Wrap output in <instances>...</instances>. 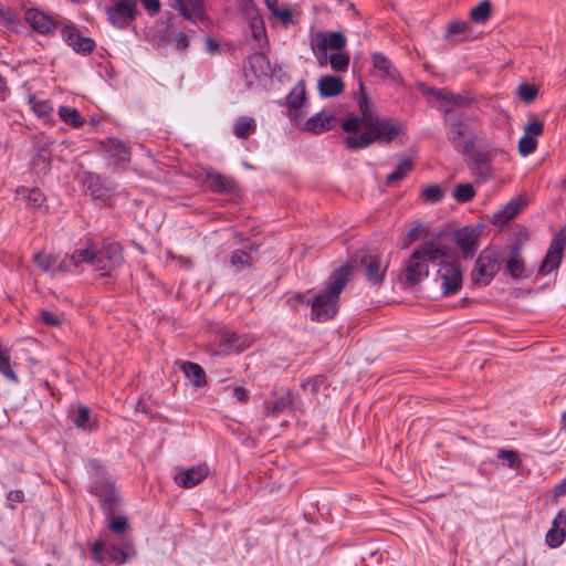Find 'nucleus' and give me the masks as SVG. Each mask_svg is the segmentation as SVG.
<instances>
[{
  "label": "nucleus",
  "mask_w": 566,
  "mask_h": 566,
  "mask_svg": "<svg viewBox=\"0 0 566 566\" xmlns=\"http://www.w3.org/2000/svg\"><path fill=\"white\" fill-rule=\"evenodd\" d=\"M461 255L459 250H450L449 252H439L437 261V276L440 281L443 295H453L458 293L463 282V261L469 256H473V250H463Z\"/></svg>",
  "instance_id": "obj_3"
},
{
  "label": "nucleus",
  "mask_w": 566,
  "mask_h": 566,
  "mask_svg": "<svg viewBox=\"0 0 566 566\" xmlns=\"http://www.w3.org/2000/svg\"><path fill=\"white\" fill-rule=\"evenodd\" d=\"M443 113V125L447 139L455 151L469 154L474 148V139H464L470 135V123L473 117L465 112L453 109L452 107H440Z\"/></svg>",
  "instance_id": "obj_4"
},
{
  "label": "nucleus",
  "mask_w": 566,
  "mask_h": 566,
  "mask_svg": "<svg viewBox=\"0 0 566 566\" xmlns=\"http://www.w3.org/2000/svg\"><path fill=\"white\" fill-rule=\"evenodd\" d=\"M57 115L65 124L80 128L85 124V119L82 117L80 112L74 107L69 106H60L57 109Z\"/></svg>",
  "instance_id": "obj_33"
},
{
  "label": "nucleus",
  "mask_w": 566,
  "mask_h": 566,
  "mask_svg": "<svg viewBox=\"0 0 566 566\" xmlns=\"http://www.w3.org/2000/svg\"><path fill=\"white\" fill-rule=\"evenodd\" d=\"M75 252L80 259L78 264L90 263L102 275H107L116 263V250H75Z\"/></svg>",
  "instance_id": "obj_10"
},
{
  "label": "nucleus",
  "mask_w": 566,
  "mask_h": 566,
  "mask_svg": "<svg viewBox=\"0 0 566 566\" xmlns=\"http://www.w3.org/2000/svg\"><path fill=\"white\" fill-rule=\"evenodd\" d=\"M317 88L322 97H334L344 92L345 84L340 77L323 75L317 82Z\"/></svg>",
  "instance_id": "obj_27"
},
{
  "label": "nucleus",
  "mask_w": 566,
  "mask_h": 566,
  "mask_svg": "<svg viewBox=\"0 0 566 566\" xmlns=\"http://www.w3.org/2000/svg\"><path fill=\"white\" fill-rule=\"evenodd\" d=\"M371 62L376 75L392 83L400 82L401 78L398 70L385 54L380 52L373 53Z\"/></svg>",
  "instance_id": "obj_21"
},
{
  "label": "nucleus",
  "mask_w": 566,
  "mask_h": 566,
  "mask_svg": "<svg viewBox=\"0 0 566 566\" xmlns=\"http://www.w3.org/2000/svg\"><path fill=\"white\" fill-rule=\"evenodd\" d=\"M335 117L328 113L321 112L311 117L305 123V129L307 132H312L315 134H319L324 130L329 129L331 122L334 120Z\"/></svg>",
  "instance_id": "obj_30"
},
{
  "label": "nucleus",
  "mask_w": 566,
  "mask_h": 566,
  "mask_svg": "<svg viewBox=\"0 0 566 566\" xmlns=\"http://www.w3.org/2000/svg\"><path fill=\"white\" fill-rule=\"evenodd\" d=\"M354 273L352 263H344L329 276L325 291L318 293L311 305V318L316 322H326L338 312L339 295Z\"/></svg>",
  "instance_id": "obj_2"
},
{
  "label": "nucleus",
  "mask_w": 566,
  "mask_h": 566,
  "mask_svg": "<svg viewBox=\"0 0 566 566\" xmlns=\"http://www.w3.org/2000/svg\"><path fill=\"white\" fill-rule=\"evenodd\" d=\"M566 538V512L560 510L552 522V526L546 533L545 542L552 547H559Z\"/></svg>",
  "instance_id": "obj_24"
},
{
  "label": "nucleus",
  "mask_w": 566,
  "mask_h": 566,
  "mask_svg": "<svg viewBox=\"0 0 566 566\" xmlns=\"http://www.w3.org/2000/svg\"><path fill=\"white\" fill-rule=\"evenodd\" d=\"M10 503H21L24 500V493L21 490H12L7 496Z\"/></svg>",
  "instance_id": "obj_61"
},
{
  "label": "nucleus",
  "mask_w": 566,
  "mask_h": 566,
  "mask_svg": "<svg viewBox=\"0 0 566 566\" xmlns=\"http://www.w3.org/2000/svg\"><path fill=\"white\" fill-rule=\"evenodd\" d=\"M450 250H413L408 258L402 274V280L409 285H417L429 274V264H436L439 259V252H449Z\"/></svg>",
  "instance_id": "obj_5"
},
{
  "label": "nucleus",
  "mask_w": 566,
  "mask_h": 566,
  "mask_svg": "<svg viewBox=\"0 0 566 566\" xmlns=\"http://www.w3.org/2000/svg\"><path fill=\"white\" fill-rule=\"evenodd\" d=\"M0 373L11 381H18V376L11 364L10 354L7 348L0 344Z\"/></svg>",
  "instance_id": "obj_38"
},
{
  "label": "nucleus",
  "mask_w": 566,
  "mask_h": 566,
  "mask_svg": "<svg viewBox=\"0 0 566 566\" xmlns=\"http://www.w3.org/2000/svg\"><path fill=\"white\" fill-rule=\"evenodd\" d=\"M492 11V4L489 0L480 2L470 11V18L476 23H484L489 20Z\"/></svg>",
  "instance_id": "obj_40"
},
{
  "label": "nucleus",
  "mask_w": 566,
  "mask_h": 566,
  "mask_svg": "<svg viewBox=\"0 0 566 566\" xmlns=\"http://www.w3.org/2000/svg\"><path fill=\"white\" fill-rule=\"evenodd\" d=\"M421 197L424 201L437 203L444 197V190L439 185H431L422 190Z\"/></svg>",
  "instance_id": "obj_47"
},
{
  "label": "nucleus",
  "mask_w": 566,
  "mask_h": 566,
  "mask_svg": "<svg viewBox=\"0 0 566 566\" xmlns=\"http://www.w3.org/2000/svg\"><path fill=\"white\" fill-rule=\"evenodd\" d=\"M182 371L191 380L193 386L202 387L206 385V374L202 367L196 363L186 361L181 366Z\"/></svg>",
  "instance_id": "obj_34"
},
{
  "label": "nucleus",
  "mask_w": 566,
  "mask_h": 566,
  "mask_svg": "<svg viewBox=\"0 0 566 566\" xmlns=\"http://www.w3.org/2000/svg\"><path fill=\"white\" fill-rule=\"evenodd\" d=\"M562 252L563 250H547V253L539 266V272L546 275L557 269L562 261Z\"/></svg>",
  "instance_id": "obj_36"
},
{
  "label": "nucleus",
  "mask_w": 566,
  "mask_h": 566,
  "mask_svg": "<svg viewBox=\"0 0 566 566\" xmlns=\"http://www.w3.org/2000/svg\"><path fill=\"white\" fill-rule=\"evenodd\" d=\"M566 494V478L555 486L554 495L559 497Z\"/></svg>",
  "instance_id": "obj_62"
},
{
  "label": "nucleus",
  "mask_w": 566,
  "mask_h": 566,
  "mask_svg": "<svg viewBox=\"0 0 566 566\" xmlns=\"http://www.w3.org/2000/svg\"><path fill=\"white\" fill-rule=\"evenodd\" d=\"M29 104L32 111L39 117H49L53 113V107L49 101L38 99L34 96H31L29 98Z\"/></svg>",
  "instance_id": "obj_42"
},
{
  "label": "nucleus",
  "mask_w": 566,
  "mask_h": 566,
  "mask_svg": "<svg viewBox=\"0 0 566 566\" xmlns=\"http://www.w3.org/2000/svg\"><path fill=\"white\" fill-rule=\"evenodd\" d=\"M144 6L145 10L150 14H157L160 10V1L159 0H139Z\"/></svg>",
  "instance_id": "obj_59"
},
{
  "label": "nucleus",
  "mask_w": 566,
  "mask_h": 566,
  "mask_svg": "<svg viewBox=\"0 0 566 566\" xmlns=\"http://www.w3.org/2000/svg\"><path fill=\"white\" fill-rule=\"evenodd\" d=\"M134 555L133 545L127 543L125 547L107 545L104 539L94 543L91 549V557L94 562L107 566L111 563L125 564Z\"/></svg>",
  "instance_id": "obj_8"
},
{
  "label": "nucleus",
  "mask_w": 566,
  "mask_h": 566,
  "mask_svg": "<svg viewBox=\"0 0 566 566\" xmlns=\"http://www.w3.org/2000/svg\"><path fill=\"white\" fill-rule=\"evenodd\" d=\"M256 130V122L249 116H239L233 123V134L240 139H247Z\"/></svg>",
  "instance_id": "obj_29"
},
{
  "label": "nucleus",
  "mask_w": 566,
  "mask_h": 566,
  "mask_svg": "<svg viewBox=\"0 0 566 566\" xmlns=\"http://www.w3.org/2000/svg\"><path fill=\"white\" fill-rule=\"evenodd\" d=\"M249 346L245 338L234 332H224L219 336V348L213 354L226 356L234 352H242Z\"/></svg>",
  "instance_id": "obj_22"
},
{
  "label": "nucleus",
  "mask_w": 566,
  "mask_h": 566,
  "mask_svg": "<svg viewBox=\"0 0 566 566\" xmlns=\"http://www.w3.org/2000/svg\"><path fill=\"white\" fill-rule=\"evenodd\" d=\"M109 23L118 29H124L135 19V0H119L114 7L106 9Z\"/></svg>",
  "instance_id": "obj_13"
},
{
  "label": "nucleus",
  "mask_w": 566,
  "mask_h": 566,
  "mask_svg": "<svg viewBox=\"0 0 566 566\" xmlns=\"http://www.w3.org/2000/svg\"><path fill=\"white\" fill-rule=\"evenodd\" d=\"M178 51H186L189 46V36L185 32L177 33L171 40Z\"/></svg>",
  "instance_id": "obj_57"
},
{
  "label": "nucleus",
  "mask_w": 566,
  "mask_h": 566,
  "mask_svg": "<svg viewBox=\"0 0 566 566\" xmlns=\"http://www.w3.org/2000/svg\"><path fill=\"white\" fill-rule=\"evenodd\" d=\"M74 423L80 429H91L93 427V423H91L90 410L87 407L78 406Z\"/></svg>",
  "instance_id": "obj_49"
},
{
  "label": "nucleus",
  "mask_w": 566,
  "mask_h": 566,
  "mask_svg": "<svg viewBox=\"0 0 566 566\" xmlns=\"http://www.w3.org/2000/svg\"><path fill=\"white\" fill-rule=\"evenodd\" d=\"M444 234V230H437L430 224L418 222L411 228L403 238V248H407L417 241H424L422 248H439L437 241Z\"/></svg>",
  "instance_id": "obj_12"
},
{
  "label": "nucleus",
  "mask_w": 566,
  "mask_h": 566,
  "mask_svg": "<svg viewBox=\"0 0 566 566\" xmlns=\"http://www.w3.org/2000/svg\"><path fill=\"white\" fill-rule=\"evenodd\" d=\"M469 169L479 181H486L492 177L491 157L486 153L476 151L470 156Z\"/></svg>",
  "instance_id": "obj_20"
},
{
  "label": "nucleus",
  "mask_w": 566,
  "mask_h": 566,
  "mask_svg": "<svg viewBox=\"0 0 566 566\" xmlns=\"http://www.w3.org/2000/svg\"><path fill=\"white\" fill-rule=\"evenodd\" d=\"M390 259L388 255L369 250L360 259L359 270L364 273L366 281L370 285H380L389 268Z\"/></svg>",
  "instance_id": "obj_9"
},
{
  "label": "nucleus",
  "mask_w": 566,
  "mask_h": 566,
  "mask_svg": "<svg viewBox=\"0 0 566 566\" xmlns=\"http://www.w3.org/2000/svg\"><path fill=\"white\" fill-rule=\"evenodd\" d=\"M25 21L40 34H52L59 27V22L50 14L39 9H28L24 14Z\"/></svg>",
  "instance_id": "obj_15"
},
{
  "label": "nucleus",
  "mask_w": 566,
  "mask_h": 566,
  "mask_svg": "<svg viewBox=\"0 0 566 566\" xmlns=\"http://www.w3.org/2000/svg\"><path fill=\"white\" fill-rule=\"evenodd\" d=\"M0 24L9 30H15L18 27V19L9 9L0 7Z\"/></svg>",
  "instance_id": "obj_53"
},
{
  "label": "nucleus",
  "mask_w": 566,
  "mask_h": 566,
  "mask_svg": "<svg viewBox=\"0 0 566 566\" xmlns=\"http://www.w3.org/2000/svg\"><path fill=\"white\" fill-rule=\"evenodd\" d=\"M526 206V200L522 197L512 198L505 206L493 213L491 222L495 227H503L514 219Z\"/></svg>",
  "instance_id": "obj_19"
},
{
  "label": "nucleus",
  "mask_w": 566,
  "mask_h": 566,
  "mask_svg": "<svg viewBox=\"0 0 566 566\" xmlns=\"http://www.w3.org/2000/svg\"><path fill=\"white\" fill-rule=\"evenodd\" d=\"M84 185L92 197L102 198L104 196V185L99 176L90 174Z\"/></svg>",
  "instance_id": "obj_44"
},
{
  "label": "nucleus",
  "mask_w": 566,
  "mask_h": 566,
  "mask_svg": "<svg viewBox=\"0 0 566 566\" xmlns=\"http://www.w3.org/2000/svg\"><path fill=\"white\" fill-rule=\"evenodd\" d=\"M306 104L305 84L301 81L287 96V114L292 123L298 125L305 117L304 111Z\"/></svg>",
  "instance_id": "obj_14"
},
{
  "label": "nucleus",
  "mask_w": 566,
  "mask_h": 566,
  "mask_svg": "<svg viewBox=\"0 0 566 566\" xmlns=\"http://www.w3.org/2000/svg\"><path fill=\"white\" fill-rule=\"evenodd\" d=\"M107 151L112 157L116 158V161L127 163L130 159V150L129 147L119 139L108 138L107 140Z\"/></svg>",
  "instance_id": "obj_31"
},
{
  "label": "nucleus",
  "mask_w": 566,
  "mask_h": 566,
  "mask_svg": "<svg viewBox=\"0 0 566 566\" xmlns=\"http://www.w3.org/2000/svg\"><path fill=\"white\" fill-rule=\"evenodd\" d=\"M528 237L526 228L515 224L511 228V243L507 248H521L528 241Z\"/></svg>",
  "instance_id": "obj_43"
},
{
  "label": "nucleus",
  "mask_w": 566,
  "mask_h": 566,
  "mask_svg": "<svg viewBox=\"0 0 566 566\" xmlns=\"http://www.w3.org/2000/svg\"><path fill=\"white\" fill-rule=\"evenodd\" d=\"M497 457L505 461L510 468H517L521 464L520 455L514 450L499 449Z\"/></svg>",
  "instance_id": "obj_51"
},
{
  "label": "nucleus",
  "mask_w": 566,
  "mask_h": 566,
  "mask_svg": "<svg viewBox=\"0 0 566 566\" xmlns=\"http://www.w3.org/2000/svg\"><path fill=\"white\" fill-rule=\"evenodd\" d=\"M544 132V123L537 118H531L524 127V134L533 138H537Z\"/></svg>",
  "instance_id": "obj_52"
},
{
  "label": "nucleus",
  "mask_w": 566,
  "mask_h": 566,
  "mask_svg": "<svg viewBox=\"0 0 566 566\" xmlns=\"http://www.w3.org/2000/svg\"><path fill=\"white\" fill-rule=\"evenodd\" d=\"M293 402V397L290 392H286L279 397L272 405L266 406V413L270 416H276L284 412Z\"/></svg>",
  "instance_id": "obj_41"
},
{
  "label": "nucleus",
  "mask_w": 566,
  "mask_h": 566,
  "mask_svg": "<svg viewBox=\"0 0 566 566\" xmlns=\"http://www.w3.org/2000/svg\"><path fill=\"white\" fill-rule=\"evenodd\" d=\"M38 160H42V163L45 165V168L50 164V158L46 155H44V154H39Z\"/></svg>",
  "instance_id": "obj_64"
},
{
  "label": "nucleus",
  "mask_w": 566,
  "mask_h": 566,
  "mask_svg": "<svg viewBox=\"0 0 566 566\" xmlns=\"http://www.w3.org/2000/svg\"><path fill=\"white\" fill-rule=\"evenodd\" d=\"M233 398L238 401V402H245L249 398V395H248V390L243 387H235L233 389Z\"/></svg>",
  "instance_id": "obj_60"
},
{
  "label": "nucleus",
  "mask_w": 566,
  "mask_h": 566,
  "mask_svg": "<svg viewBox=\"0 0 566 566\" xmlns=\"http://www.w3.org/2000/svg\"><path fill=\"white\" fill-rule=\"evenodd\" d=\"M347 44V39L342 32L327 31L318 32L312 41V49L327 51V49L340 51Z\"/></svg>",
  "instance_id": "obj_18"
},
{
  "label": "nucleus",
  "mask_w": 566,
  "mask_h": 566,
  "mask_svg": "<svg viewBox=\"0 0 566 566\" xmlns=\"http://www.w3.org/2000/svg\"><path fill=\"white\" fill-rule=\"evenodd\" d=\"M412 161L409 158H402L388 176L387 184L392 185L401 179H403L412 169Z\"/></svg>",
  "instance_id": "obj_35"
},
{
  "label": "nucleus",
  "mask_w": 566,
  "mask_h": 566,
  "mask_svg": "<svg viewBox=\"0 0 566 566\" xmlns=\"http://www.w3.org/2000/svg\"><path fill=\"white\" fill-rule=\"evenodd\" d=\"M471 30V27L465 21L451 22L447 28L446 39L458 42L462 40V35H465Z\"/></svg>",
  "instance_id": "obj_37"
},
{
  "label": "nucleus",
  "mask_w": 566,
  "mask_h": 566,
  "mask_svg": "<svg viewBox=\"0 0 566 566\" xmlns=\"http://www.w3.org/2000/svg\"><path fill=\"white\" fill-rule=\"evenodd\" d=\"M108 526L113 532L117 534H123L128 527L127 520L123 516L111 517L108 521Z\"/></svg>",
  "instance_id": "obj_55"
},
{
  "label": "nucleus",
  "mask_w": 566,
  "mask_h": 566,
  "mask_svg": "<svg viewBox=\"0 0 566 566\" xmlns=\"http://www.w3.org/2000/svg\"><path fill=\"white\" fill-rule=\"evenodd\" d=\"M501 268V259L496 250H483L475 260L474 268L471 271V282L473 285H488Z\"/></svg>",
  "instance_id": "obj_7"
},
{
  "label": "nucleus",
  "mask_w": 566,
  "mask_h": 566,
  "mask_svg": "<svg viewBox=\"0 0 566 566\" xmlns=\"http://www.w3.org/2000/svg\"><path fill=\"white\" fill-rule=\"evenodd\" d=\"M426 94L432 96L434 99L446 103L444 107H452L453 109L461 111L472 104V98L467 94H454L446 88L430 87Z\"/></svg>",
  "instance_id": "obj_17"
},
{
  "label": "nucleus",
  "mask_w": 566,
  "mask_h": 566,
  "mask_svg": "<svg viewBox=\"0 0 566 566\" xmlns=\"http://www.w3.org/2000/svg\"><path fill=\"white\" fill-rule=\"evenodd\" d=\"M207 464H198L189 469H181L174 478L178 486L190 489L201 483L209 474Z\"/></svg>",
  "instance_id": "obj_16"
},
{
  "label": "nucleus",
  "mask_w": 566,
  "mask_h": 566,
  "mask_svg": "<svg viewBox=\"0 0 566 566\" xmlns=\"http://www.w3.org/2000/svg\"><path fill=\"white\" fill-rule=\"evenodd\" d=\"M231 265L237 269L250 265L251 256L247 250H234L230 258Z\"/></svg>",
  "instance_id": "obj_48"
},
{
  "label": "nucleus",
  "mask_w": 566,
  "mask_h": 566,
  "mask_svg": "<svg viewBox=\"0 0 566 566\" xmlns=\"http://www.w3.org/2000/svg\"><path fill=\"white\" fill-rule=\"evenodd\" d=\"M272 17L281 22L284 27L293 23V12L287 7H281L277 0H269L266 3Z\"/></svg>",
  "instance_id": "obj_32"
},
{
  "label": "nucleus",
  "mask_w": 566,
  "mask_h": 566,
  "mask_svg": "<svg viewBox=\"0 0 566 566\" xmlns=\"http://www.w3.org/2000/svg\"><path fill=\"white\" fill-rule=\"evenodd\" d=\"M566 245V227L557 231L549 244V248H565Z\"/></svg>",
  "instance_id": "obj_58"
},
{
  "label": "nucleus",
  "mask_w": 566,
  "mask_h": 566,
  "mask_svg": "<svg viewBox=\"0 0 566 566\" xmlns=\"http://www.w3.org/2000/svg\"><path fill=\"white\" fill-rule=\"evenodd\" d=\"M315 55H316V59H317V62L321 66L325 65L328 61V57L327 56V51H317V50H313Z\"/></svg>",
  "instance_id": "obj_63"
},
{
  "label": "nucleus",
  "mask_w": 566,
  "mask_h": 566,
  "mask_svg": "<svg viewBox=\"0 0 566 566\" xmlns=\"http://www.w3.org/2000/svg\"><path fill=\"white\" fill-rule=\"evenodd\" d=\"M176 3L184 19L191 22L206 19L203 0H176Z\"/></svg>",
  "instance_id": "obj_26"
},
{
  "label": "nucleus",
  "mask_w": 566,
  "mask_h": 566,
  "mask_svg": "<svg viewBox=\"0 0 566 566\" xmlns=\"http://www.w3.org/2000/svg\"><path fill=\"white\" fill-rule=\"evenodd\" d=\"M18 193H22L30 208H41L45 201V196L39 188H21Z\"/></svg>",
  "instance_id": "obj_39"
},
{
  "label": "nucleus",
  "mask_w": 566,
  "mask_h": 566,
  "mask_svg": "<svg viewBox=\"0 0 566 566\" xmlns=\"http://www.w3.org/2000/svg\"><path fill=\"white\" fill-rule=\"evenodd\" d=\"M475 196V189L471 184H460L453 190V197L458 202L471 201Z\"/></svg>",
  "instance_id": "obj_46"
},
{
  "label": "nucleus",
  "mask_w": 566,
  "mask_h": 566,
  "mask_svg": "<svg viewBox=\"0 0 566 566\" xmlns=\"http://www.w3.org/2000/svg\"><path fill=\"white\" fill-rule=\"evenodd\" d=\"M483 229L482 224L462 227L452 232V240L458 244V248H475Z\"/></svg>",
  "instance_id": "obj_23"
},
{
  "label": "nucleus",
  "mask_w": 566,
  "mask_h": 566,
  "mask_svg": "<svg viewBox=\"0 0 566 566\" xmlns=\"http://www.w3.org/2000/svg\"><path fill=\"white\" fill-rule=\"evenodd\" d=\"M36 265L44 271H71L78 265L77 252L65 250H39L33 254Z\"/></svg>",
  "instance_id": "obj_6"
},
{
  "label": "nucleus",
  "mask_w": 566,
  "mask_h": 566,
  "mask_svg": "<svg viewBox=\"0 0 566 566\" xmlns=\"http://www.w3.org/2000/svg\"><path fill=\"white\" fill-rule=\"evenodd\" d=\"M206 184L214 193H233L237 190L235 181L214 170L206 171Z\"/></svg>",
  "instance_id": "obj_25"
},
{
  "label": "nucleus",
  "mask_w": 566,
  "mask_h": 566,
  "mask_svg": "<svg viewBox=\"0 0 566 566\" xmlns=\"http://www.w3.org/2000/svg\"><path fill=\"white\" fill-rule=\"evenodd\" d=\"M537 147V140L531 136L523 135L518 140V151L523 156L531 155Z\"/></svg>",
  "instance_id": "obj_50"
},
{
  "label": "nucleus",
  "mask_w": 566,
  "mask_h": 566,
  "mask_svg": "<svg viewBox=\"0 0 566 566\" xmlns=\"http://www.w3.org/2000/svg\"><path fill=\"white\" fill-rule=\"evenodd\" d=\"M349 54L344 52L333 53L328 57L331 67L335 72H346L349 66Z\"/></svg>",
  "instance_id": "obj_45"
},
{
  "label": "nucleus",
  "mask_w": 566,
  "mask_h": 566,
  "mask_svg": "<svg viewBox=\"0 0 566 566\" xmlns=\"http://www.w3.org/2000/svg\"><path fill=\"white\" fill-rule=\"evenodd\" d=\"M358 106L361 117H348L342 125L350 134L344 139L348 149H364L374 143L389 144L402 132V125L397 120L378 116L365 94L359 97Z\"/></svg>",
  "instance_id": "obj_1"
},
{
  "label": "nucleus",
  "mask_w": 566,
  "mask_h": 566,
  "mask_svg": "<svg viewBox=\"0 0 566 566\" xmlns=\"http://www.w3.org/2000/svg\"><path fill=\"white\" fill-rule=\"evenodd\" d=\"M505 269L506 272L514 279H523L530 275L524 264V261L518 253V250H514L506 258Z\"/></svg>",
  "instance_id": "obj_28"
},
{
  "label": "nucleus",
  "mask_w": 566,
  "mask_h": 566,
  "mask_svg": "<svg viewBox=\"0 0 566 566\" xmlns=\"http://www.w3.org/2000/svg\"><path fill=\"white\" fill-rule=\"evenodd\" d=\"M537 95V90L534 85L531 84H521L518 86V96L522 101L530 103L534 101Z\"/></svg>",
  "instance_id": "obj_54"
},
{
  "label": "nucleus",
  "mask_w": 566,
  "mask_h": 566,
  "mask_svg": "<svg viewBox=\"0 0 566 566\" xmlns=\"http://www.w3.org/2000/svg\"><path fill=\"white\" fill-rule=\"evenodd\" d=\"M64 42L77 54L86 55L94 51L96 43L92 38L83 36L73 22H66L61 29Z\"/></svg>",
  "instance_id": "obj_11"
},
{
  "label": "nucleus",
  "mask_w": 566,
  "mask_h": 566,
  "mask_svg": "<svg viewBox=\"0 0 566 566\" xmlns=\"http://www.w3.org/2000/svg\"><path fill=\"white\" fill-rule=\"evenodd\" d=\"M40 318L48 326H57L61 323L59 314H54L45 310L40 312Z\"/></svg>",
  "instance_id": "obj_56"
}]
</instances>
